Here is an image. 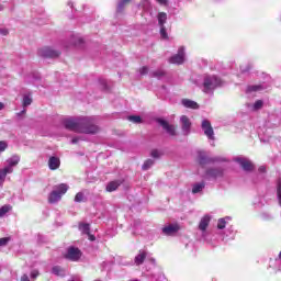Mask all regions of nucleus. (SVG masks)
Instances as JSON below:
<instances>
[{"instance_id":"obj_1","label":"nucleus","mask_w":281,"mask_h":281,"mask_svg":"<svg viewBox=\"0 0 281 281\" xmlns=\"http://www.w3.org/2000/svg\"><path fill=\"white\" fill-rule=\"evenodd\" d=\"M63 124L68 131L86 133L87 135H95L100 131V127L95 125L94 116L68 117L63 120Z\"/></svg>"},{"instance_id":"obj_2","label":"nucleus","mask_w":281,"mask_h":281,"mask_svg":"<svg viewBox=\"0 0 281 281\" xmlns=\"http://www.w3.org/2000/svg\"><path fill=\"white\" fill-rule=\"evenodd\" d=\"M69 190V184L60 183L55 186L53 192L48 196V203H58L63 199L64 194H67Z\"/></svg>"},{"instance_id":"obj_3","label":"nucleus","mask_w":281,"mask_h":281,"mask_svg":"<svg viewBox=\"0 0 281 281\" xmlns=\"http://www.w3.org/2000/svg\"><path fill=\"white\" fill-rule=\"evenodd\" d=\"M223 81L218 79L216 76H207L204 78V92L210 93V91H214L216 87H221Z\"/></svg>"},{"instance_id":"obj_4","label":"nucleus","mask_w":281,"mask_h":281,"mask_svg":"<svg viewBox=\"0 0 281 281\" xmlns=\"http://www.w3.org/2000/svg\"><path fill=\"white\" fill-rule=\"evenodd\" d=\"M37 56H41V58H58L60 56V52L53 47L44 46L38 48Z\"/></svg>"},{"instance_id":"obj_5","label":"nucleus","mask_w":281,"mask_h":281,"mask_svg":"<svg viewBox=\"0 0 281 281\" xmlns=\"http://www.w3.org/2000/svg\"><path fill=\"white\" fill-rule=\"evenodd\" d=\"M166 21H168V14L166 12L158 13V25L160 26V36L164 41H168V33L166 32Z\"/></svg>"},{"instance_id":"obj_6","label":"nucleus","mask_w":281,"mask_h":281,"mask_svg":"<svg viewBox=\"0 0 281 281\" xmlns=\"http://www.w3.org/2000/svg\"><path fill=\"white\" fill-rule=\"evenodd\" d=\"M19 161H21V157L13 155L7 159V166L3 168V170H5V172L9 175H12V172H14V167L19 166Z\"/></svg>"},{"instance_id":"obj_7","label":"nucleus","mask_w":281,"mask_h":281,"mask_svg":"<svg viewBox=\"0 0 281 281\" xmlns=\"http://www.w3.org/2000/svg\"><path fill=\"white\" fill-rule=\"evenodd\" d=\"M184 61H186V48L184 47H180L178 49V54H176L175 56H172L169 59V63H171V65H183Z\"/></svg>"},{"instance_id":"obj_8","label":"nucleus","mask_w":281,"mask_h":281,"mask_svg":"<svg viewBox=\"0 0 281 281\" xmlns=\"http://www.w3.org/2000/svg\"><path fill=\"white\" fill-rule=\"evenodd\" d=\"M235 161L239 164L246 172H251V170H254V164L246 157L238 156L235 158Z\"/></svg>"},{"instance_id":"obj_9","label":"nucleus","mask_w":281,"mask_h":281,"mask_svg":"<svg viewBox=\"0 0 281 281\" xmlns=\"http://www.w3.org/2000/svg\"><path fill=\"white\" fill-rule=\"evenodd\" d=\"M82 257V252L80 249L76 247H69L66 254L67 260H71L72 262H78L80 258Z\"/></svg>"},{"instance_id":"obj_10","label":"nucleus","mask_w":281,"mask_h":281,"mask_svg":"<svg viewBox=\"0 0 281 281\" xmlns=\"http://www.w3.org/2000/svg\"><path fill=\"white\" fill-rule=\"evenodd\" d=\"M157 122L164 128V131H166V133H168V135H171L172 137H175V135H177V130L175 128V125H170L168 123V121H166L164 119H158Z\"/></svg>"},{"instance_id":"obj_11","label":"nucleus","mask_w":281,"mask_h":281,"mask_svg":"<svg viewBox=\"0 0 281 281\" xmlns=\"http://www.w3.org/2000/svg\"><path fill=\"white\" fill-rule=\"evenodd\" d=\"M202 130L209 139H214V130L212 128V123H210V121H202Z\"/></svg>"},{"instance_id":"obj_12","label":"nucleus","mask_w":281,"mask_h":281,"mask_svg":"<svg viewBox=\"0 0 281 281\" xmlns=\"http://www.w3.org/2000/svg\"><path fill=\"white\" fill-rule=\"evenodd\" d=\"M180 122H181L182 131H183L184 135H188L190 133V128L192 126V123L190 122V119L186 115H182L180 117Z\"/></svg>"},{"instance_id":"obj_13","label":"nucleus","mask_w":281,"mask_h":281,"mask_svg":"<svg viewBox=\"0 0 281 281\" xmlns=\"http://www.w3.org/2000/svg\"><path fill=\"white\" fill-rule=\"evenodd\" d=\"M166 236H172L179 232V226L177 224H169L162 228Z\"/></svg>"},{"instance_id":"obj_14","label":"nucleus","mask_w":281,"mask_h":281,"mask_svg":"<svg viewBox=\"0 0 281 281\" xmlns=\"http://www.w3.org/2000/svg\"><path fill=\"white\" fill-rule=\"evenodd\" d=\"M210 221H212V217H210L209 215L203 216L200 221L199 229L202 232L203 236H205V229H207Z\"/></svg>"},{"instance_id":"obj_15","label":"nucleus","mask_w":281,"mask_h":281,"mask_svg":"<svg viewBox=\"0 0 281 281\" xmlns=\"http://www.w3.org/2000/svg\"><path fill=\"white\" fill-rule=\"evenodd\" d=\"M48 168L50 170H58L60 168V159L58 157H50L48 160Z\"/></svg>"},{"instance_id":"obj_16","label":"nucleus","mask_w":281,"mask_h":281,"mask_svg":"<svg viewBox=\"0 0 281 281\" xmlns=\"http://www.w3.org/2000/svg\"><path fill=\"white\" fill-rule=\"evenodd\" d=\"M182 104L186 106V109H199V103L189 99H183Z\"/></svg>"},{"instance_id":"obj_17","label":"nucleus","mask_w":281,"mask_h":281,"mask_svg":"<svg viewBox=\"0 0 281 281\" xmlns=\"http://www.w3.org/2000/svg\"><path fill=\"white\" fill-rule=\"evenodd\" d=\"M121 183L122 182H120V181L109 182L108 186H106V191L108 192H115V190H117V188H120Z\"/></svg>"},{"instance_id":"obj_18","label":"nucleus","mask_w":281,"mask_h":281,"mask_svg":"<svg viewBox=\"0 0 281 281\" xmlns=\"http://www.w3.org/2000/svg\"><path fill=\"white\" fill-rule=\"evenodd\" d=\"M146 260V251H139V254L135 257L136 265H142Z\"/></svg>"},{"instance_id":"obj_19","label":"nucleus","mask_w":281,"mask_h":281,"mask_svg":"<svg viewBox=\"0 0 281 281\" xmlns=\"http://www.w3.org/2000/svg\"><path fill=\"white\" fill-rule=\"evenodd\" d=\"M263 104L265 102H262V100H257L252 105H249V109H251V111H260Z\"/></svg>"},{"instance_id":"obj_20","label":"nucleus","mask_w":281,"mask_h":281,"mask_svg":"<svg viewBox=\"0 0 281 281\" xmlns=\"http://www.w3.org/2000/svg\"><path fill=\"white\" fill-rule=\"evenodd\" d=\"M12 210V205L10 204H5L3 206L0 207V218H3L4 215L8 214V212H10Z\"/></svg>"},{"instance_id":"obj_21","label":"nucleus","mask_w":281,"mask_h":281,"mask_svg":"<svg viewBox=\"0 0 281 281\" xmlns=\"http://www.w3.org/2000/svg\"><path fill=\"white\" fill-rule=\"evenodd\" d=\"M205 188V183L200 182L193 186L192 188V192L193 194H199V192H201V190H203Z\"/></svg>"},{"instance_id":"obj_22","label":"nucleus","mask_w":281,"mask_h":281,"mask_svg":"<svg viewBox=\"0 0 281 281\" xmlns=\"http://www.w3.org/2000/svg\"><path fill=\"white\" fill-rule=\"evenodd\" d=\"M32 104V97L30 94H24L22 100V106L25 109V106H30Z\"/></svg>"},{"instance_id":"obj_23","label":"nucleus","mask_w":281,"mask_h":281,"mask_svg":"<svg viewBox=\"0 0 281 281\" xmlns=\"http://www.w3.org/2000/svg\"><path fill=\"white\" fill-rule=\"evenodd\" d=\"M127 120L134 124H142V116L139 115H131L127 117Z\"/></svg>"},{"instance_id":"obj_24","label":"nucleus","mask_w":281,"mask_h":281,"mask_svg":"<svg viewBox=\"0 0 281 281\" xmlns=\"http://www.w3.org/2000/svg\"><path fill=\"white\" fill-rule=\"evenodd\" d=\"M154 164H155V161H154L153 159H147V160L144 162L142 169H143V170H149V168H153V165H154Z\"/></svg>"},{"instance_id":"obj_25","label":"nucleus","mask_w":281,"mask_h":281,"mask_svg":"<svg viewBox=\"0 0 281 281\" xmlns=\"http://www.w3.org/2000/svg\"><path fill=\"white\" fill-rule=\"evenodd\" d=\"M10 175L5 169H0V186H3L5 177Z\"/></svg>"},{"instance_id":"obj_26","label":"nucleus","mask_w":281,"mask_h":281,"mask_svg":"<svg viewBox=\"0 0 281 281\" xmlns=\"http://www.w3.org/2000/svg\"><path fill=\"white\" fill-rule=\"evenodd\" d=\"M52 271L55 276H65V270L58 266L53 267Z\"/></svg>"},{"instance_id":"obj_27","label":"nucleus","mask_w":281,"mask_h":281,"mask_svg":"<svg viewBox=\"0 0 281 281\" xmlns=\"http://www.w3.org/2000/svg\"><path fill=\"white\" fill-rule=\"evenodd\" d=\"M82 201H85V193L82 192H78L75 196V202L76 203H82Z\"/></svg>"},{"instance_id":"obj_28","label":"nucleus","mask_w":281,"mask_h":281,"mask_svg":"<svg viewBox=\"0 0 281 281\" xmlns=\"http://www.w3.org/2000/svg\"><path fill=\"white\" fill-rule=\"evenodd\" d=\"M79 229H80V232H82V234H89L90 226H89V224H80Z\"/></svg>"},{"instance_id":"obj_29","label":"nucleus","mask_w":281,"mask_h":281,"mask_svg":"<svg viewBox=\"0 0 281 281\" xmlns=\"http://www.w3.org/2000/svg\"><path fill=\"white\" fill-rule=\"evenodd\" d=\"M262 89H265L263 86H261V85H256V86H250V87L248 88V91H249V92H251V91H262Z\"/></svg>"},{"instance_id":"obj_30","label":"nucleus","mask_w":281,"mask_h":281,"mask_svg":"<svg viewBox=\"0 0 281 281\" xmlns=\"http://www.w3.org/2000/svg\"><path fill=\"white\" fill-rule=\"evenodd\" d=\"M225 225H227L225 218H220L217 222V229H225Z\"/></svg>"},{"instance_id":"obj_31","label":"nucleus","mask_w":281,"mask_h":281,"mask_svg":"<svg viewBox=\"0 0 281 281\" xmlns=\"http://www.w3.org/2000/svg\"><path fill=\"white\" fill-rule=\"evenodd\" d=\"M10 243V237H2L0 238V247H5Z\"/></svg>"},{"instance_id":"obj_32","label":"nucleus","mask_w":281,"mask_h":281,"mask_svg":"<svg viewBox=\"0 0 281 281\" xmlns=\"http://www.w3.org/2000/svg\"><path fill=\"white\" fill-rule=\"evenodd\" d=\"M71 43L72 45H80V43H82V38H80L79 36H74L71 38Z\"/></svg>"},{"instance_id":"obj_33","label":"nucleus","mask_w":281,"mask_h":281,"mask_svg":"<svg viewBox=\"0 0 281 281\" xmlns=\"http://www.w3.org/2000/svg\"><path fill=\"white\" fill-rule=\"evenodd\" d=\"M126 3H131V0H121L119 2V5H117V10H122V8H124V5H126Z\"/></svg>"},{"instance_id":"obj_34","label":"nucleus","mask_w":281,"mask_h":281,"mask_svg":"<svg viewBox=\"0 0 281 281\" xmlns=\"http://www.w3.org/2000/svg\"><path fill=\"white\" fill-rule=\"evenodd\" d=\"M151 157H154V159H159V157H161V151L157 149L151 150Z\"/></svg>"},{"instance_id":"obj_35","label":"nucleus","mask_w":281,"mask_h":281,"mask_svg":"<svg viewBox=\"0 0 281 281\" xmlns=\"http://www.w3.org/2000/svg\"><path fill=\"white\" fill-rule=\"evenodd\" d=\"M7 148H8V143L4 140H0V153L5 151Z\"/></svg>"},{"instance_id":"obj_36","label":"nucleus","mask_w":281,"mask_h":281,"mask_svg":"<svg viewBox=\"0 0 281 281\" xmlns=\"http://www.w3.org/2000/svg\"><path fill=\"white\" fill-rule=\"evenodd\" d=\"M205 153H203V151H200L199 153V161H200V164H205Z\"/></svg>"},{"instance_id":"obj_37","label":"nucleus","mask_w":281,"mask_h":281,"mask_svg":"<svg viewBox=\"0 0 281 281\" xmlns=\"http://www.w3.org/2000/svg\"><path fill=\"white\" fill-rule=\"evenodd\" d=\"M139 74L140 76H146V74H148V67L144 66L139 69Z\"/></svg>"},{"instance_id":"obj_38","label":"nucleus","mask_w":281,"mask_h":281,"mask_svg":"<svg viewBox=\"0 0 281 281\" xmlns=\"http://www.w3.org/2000/svg\"><path fill=\"white\" fill-rule=\"evenodd\" d=\"M0 34H2V36H8V34H10V32L8 31V29H1Z\"/></svg>"},{"instance_id":"obj_39","label":"nucleus","mask_w":281,"mask_h":281,"mask_svg":"<svg viewBox=\"0 0 281 281\" xmlns=\"http://www.w3.org/2000/svg\"><path fill=\"white\" fill-rule=\"evenodd\" d=\"M154 76L156 78H161V76H164V71L162 70H158V71L154 72Z\"/></svg>"},{"instance_id":"obj_40","label":"nucleus","mask_w":281,"mask_h":281,"mask_svg":"<svg viewBox=\"0 0 281 281\" xmlns=\"http://www.w3.org/2000/svg\"><path fill=\"white\" fill-rule=\"evenodd\" d=\"M31 278H33V279L38 278V270H33V271L31 272Z\"/></svg>"},{"instance_id":"obj_41","label":"nucleus","mask_w":281,"mask_h":281,"mask_svg":"<svg viewBox=\"0 0 281 281\" xmlns=\"http://www.w3.org/2000/svg\"><path fill=\"white\" fill-rule=\"evenodd\" d=\"M21 281H30V277L27 274L22 276Z\"/></svg>"},{"instance_id":"obj_42","label":"nucleus","mask_w":281,"mask_h":281,"mask_svg":"<svg viewBox=\"0 0 281 281\" xmlns=\"http://www.w3.org/2000/svg\"><path fill=\"white\" fill-rule=\"evenodd\" d=\"M156 1H158V3H160L161 5H166L168 0H156Z\"/></svg>"},{"instance_id":"obj_43","label":"nucleus","mask_w":281,"mask_h":281,"mask_svg":"<svg viewBox=\"0 0 281 281\" xmlns=\"http://www.w3.org/2000/svg\"><path fill=\"white\" fill-rule=\"evenodd\" d=\"M210 175H212L213 177H218V173H216V170H211Z\"/></svg>"},{"instance_id":"obj_44","label":"nucleus","mask_w":281,"mask_h":281,"mask_svg":"<svg viewBox=\"0 0 281 281\" xmlns=\"http://www.w3.org/2000/svg\"><path fill=\"white\" fill-rule=\"evenodd\" d=\"M88 236H89V240H91V241L95 240V236H93L91 234H88Z\"/></svg>"},{"instance_id":"obj_45","label":"nucleus","mask_w":281,"mask_h":281,"mask_svg":"<svg viewBox=\"0 0 281 281\" xmlns=\"http://www.w3.org/2000/svg\"><path fill=\"white\" fill-rule=\"evenodd\" d=\"M3 109H5V104H3V102H0V111H3Z\"/></svg>"},{"instance_id":"obj_46","label":"nucleus","mask_w":281,"mask_h":281,"mask_svg":"<svg viewBox=\"0 0 281 281\" xmlns=\"http://www.w3.org/2000/svg\"><path fill=\"white\" fill-rule=\"evenodd\" d=\"M25 113H26V110L24 109V110H22L20 113H18V115H19V116L25 115Z\"/></svg>"},{"instance_id":"obj_47","label":"nucleus","mask_w":281,"mask_h":281,"mask_svg":"<svg viewBox=\"0 0 281 281\" xmlns=\"http://www.w3.org/2000/svg\"><path fill=\"white\" fill-rule=\"evenodd\" d=\"M72 144H78V138H72Z\"/></svg>"},{"instance_id":"obj_48","label":"nucleus","mask_w":281,"mask_h":281,"mask_svg":"<svg viewBox=\"0 0 281 281\" xmlns=\"http://www.w3.org/2000/svg\"><path fill=\"white\" fill-rule=\"evenodd\" d=\"M265 170H266L265 167H260V168H259V171H260V172H265Z\"/></svg>"},{"instance_id":"obj_49","label":"nucleus","mask_w":281,"mask_h":281,"mask_svg":"<svg viewBox=\"0 0 281 281\" xmlns=\"http://www.w3.org/2000/svg\"><path fill=\"white\" fill-rule=\"evenodd\" d=\"M0 12H3V5L0 4Z\"/></svg>"},{"instance_id":"obj_50","label":"nucleus","mask_w":281,"mask_h":281,"mask_svg":"<svg viewBox=\"0 0 281 281\" xmlns=\"http://www.w3.org/2000/svg\"><path fill=\"white\" fill-rule=\"evenodd\" d=\"M241 71H243V74H245L246 70H245V69H241Z\"/></svg>"}]
</instances>
